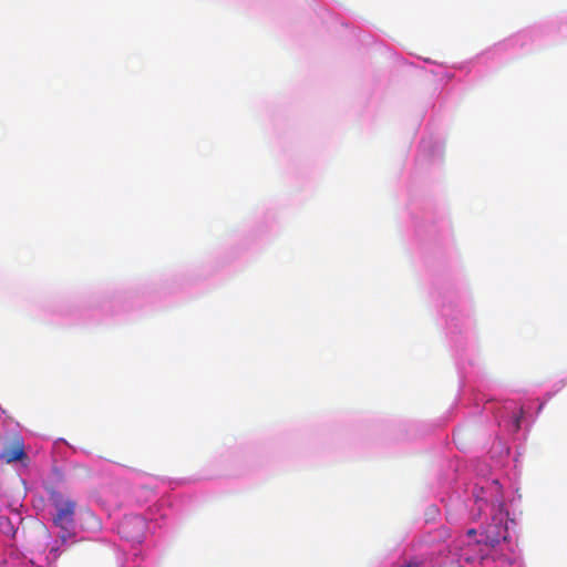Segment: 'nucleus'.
<instances>
[{
    "label": "nucleus",
    "mask_w": 567,
    "mask_h": 567,
    "mask_svg": "<svg viewBox=\"0 0 567 567\" xmlns=\"http://www.w3.org/2000/svg\"><path fill=\"white\" fill-rule=\"evenodd\" d=\"M523 414H524V410H523V408H520L519 409V414L514 416L513 424H514V430L515 431H518L520 429V422H522V419H523Z\"/></svg>",
    "instance_id": "20e7f679"
},
{
    "label": "nucleus",
    "mask_w": 567,
    "mask_h": 567,
    "mask_svg": "<svg viewBox=\"0 0 567 567\" xmlns=\"http://www.w3.org/2000/svg\"><path fill=\"white\" fill-rule=\"evenodd\" d=\"M145 528L144 519L141 516H126L121 522L120 533L130 540H140Z\"/></svg>",
    "instance_id": "f03ea898"
},
{
    "label": "nucleus",
    "mask_w": 567,
    "mask_h": 567,
    "mask_svg": "<svg viewBox=\"0 0 567 567\" xmlns=\"http://www.w3.org/2000/svg\"><path fill=\"white\" fill-rule=\"evenodd\" d=\"M468 534H470V535H473V534H475V530H474V529H471V530L468 532Z\"/></svg>",
    "instance_id": "39448f33"
},
{
    "label": "nucleus",
    "mask_w": 567,
    "mask_h": 567,
    "mask_svg": "<svg viewBox=\"0 0 567 567\" xmlns=\"http://www.w3.org/2000/svg\"><path fill=\"white\" fill-rule=\"evenodd\" d=\"M27 457L24 445L21 440H16L11 445L6 446L0 453V460L6 463L22 461Z\"/></svg>",
    "instance_id": "7ed1b4c3"
},
{
    "label": "nucleus",
    "mask_w": 567,
    "mask_h": 567,
    "mask_svg": "<svg viewBox=\"0 0 567 567\" xmlns=\"http://www.w3.org/2000/svg\"><path fill=\"white\" fill-rule=\"evenodd\" d=\"M51 502L55 509V514L52 517L53 524L64 532L61 537L65 540L71 529L74 527L76 502L71 498H64L63 495L58 492L52 493Z\"/></svg>",
    "instance_id": "f257e3e1"
}]
</instances>
